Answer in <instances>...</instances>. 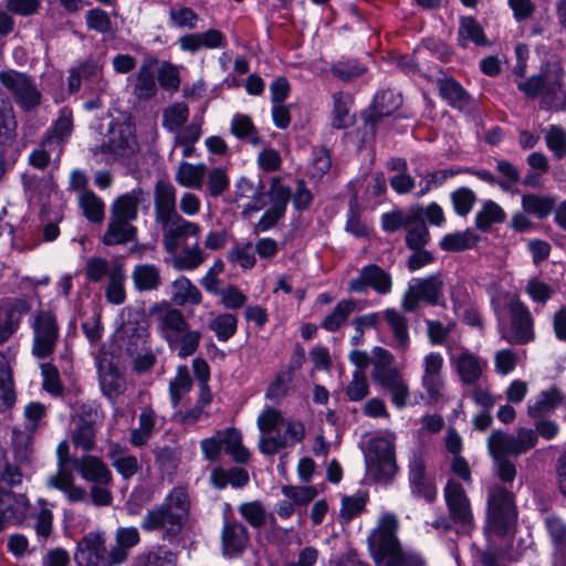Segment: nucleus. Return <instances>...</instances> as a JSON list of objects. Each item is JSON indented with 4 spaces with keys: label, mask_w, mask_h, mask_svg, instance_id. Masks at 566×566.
Masks as SVG:
<instances>
[{
    "label": "nucleus",
    "mask_w": 566,
    "mask_h": 566,
    "mask_svg": "<svg viewBox=\"0 0 566 566\" xmlns=\"http://www.w3.org/2000/svg\"><path fill=\"white\" fill-rule=\"evenodd\" d=\"M154 217L163 231V245L169 254H175L181 241L198 237L201 227L185 219L177 210L176 187L166 179H159L154 187Z\"/></svg>",
    "instance_id": "1"
},
{
    "label": "nucleus",
    "mask_w": 566,
    "mask_h": 566,
    "mask_svg": "<svg viewBox=\"0 0 566 566\" xmlns=\"http://www.w3.org/2000/svg\"><path fill=\"white\" fill-rule=\"evenodd\" d=\"M148 314L161 339L179 358L192 356L199 349L202 333L191 327L181 310L163 301L150 305Z\"/></svg>",
    "instance_id": "2"
},
{
    "label": "nucleus",
    "mask_w": 566,
    "mask_h": 566,
    "mask_svg": "<svg viewBox=\"0 0 566 566\" xmlns=\"http://www.w3.org/2000/svg\"><path fill=\"white\" fill-rule=\"evenodd\" d=\"M191 500L187 489L172 488L160 504L144 515L140 527L145 532H159L161 539L170 544L179 542L190 515Z\"/></svg>",
    "instance_id": "3"
},
{
    "label": "nucleus",
    "mask_w": 566,
    "mask_h": 566,
    "mask_svg": "<svg viewBox=\"0 0 566 566\" xmlns=\"http://www.w3.org/2000/svg\"><path fill=\"white\" fill-rule=\"evenodd\" d=\"M398 520L394 514L380 516L367 538L368 549L377 566H426L422 556L403 548L398 536Z\"/></svg>",
    "instance_id": "4"
},
{
    "label": "nucleus",
    "mask_w": 566,
    "mask_h": 566,
    "mask_svg": "<svg viewBox=\"0 0 566 566\" xmlns=\"http://www.w3.org/2000/svg\"><path fill=\"white\" fill-rule=\"evenodd\" d=\"M146 200L147 192L140 187L122 193L113 200L107 228L102 237L105 245H125L137 241L138 230L133 222L138 218L139 205Z\"/></svg>",
    "instance_id": "5"
},
{
    "label": "nucleus",
    "mask_w": 566,
    "mask_h": 566,
    "mask_svg": "<svg viewBox=\"0 0 566 566\" xmlns=\"http://www.w3.org/2000/svg\"><path fill=\"white\" fill-rule=\"evenodd\" d=\"M258 428L262 436L259 450L265 455H274L283 449L292 448L305 438V426L297 419H285L279 409L265 408L258 417Z\"/></svg>",
    "instance_id": "6"
},
{
    "label": "nucleus",
    "mask_w": 566,
    "mask_h": 566,
    "mask_svg": "<svg viewBox=\"0 0 566 566\" xmlns=\"http://www.w3.org/2000/svg\"><path fill=\"white\" fill-rule=\"evenodd\" d=\"M371 379L386 394L397 409H403L410 398V388L403 374L395 366L394 355L384 347L373 349Z\"/></svg>",
    "instance_id": "7"
},
{
    "label": "nucleus",
    "mask_w": 566,
    "mask_h": 566,
    "mask_svg": "<svg viewBox=\"0 0 566 566\" xmlns=\"http://www.w3.org/2000/svg\"><path fill=\"white\" fill-rule=\"evenodd\" d=\"M291 195L292 189L289 186L283 185L280 177H272L266 192H264L263 186L255 196L249 198L250 202L244 207V212H256L262 210L266 206L264 197H268L270 202V208L264 211L255 226L256 231H268L274 228L279 221L284 218L291 200Z\"/></svg>",
    "instance_id": "8"
},
{
    "label": "nucleus",
    "mask_w": 566,
    "mask_h": 566,
    "mask_svg": "<svg viewBox=\"0 0 566 566\" xmlns=\"http://www.w3.org/2000/svg\"><path fill=\"white\" fill-rule=\"evenodd\" d=\"M443 499L448 516L437 518L433 527L451 531L455 526L462 532H471L475 526L474 515L464 486L459 481L449 479L443 488Z\"/></svg>",
    "instance_id": "9"
},
{
    "label": "nucleus",
    "mask_w": 566,
    "mask_h": 566,
    "mask_svg": "<svg viewBox=\"0 0 566 566\" xmlns=\"http://www.w3.org/2000/svg\"><path fill=\"white\" fill-rule=\"evenodd\" d=\"M31 354L39 360L52 359L61 340V327L52 310H39L29 319Z\"/></svg>",
    "instance_id": "10"
},
{
    "label": "nucleus",
    "mask_w": 566,
    "mask_h": 566,
    "mask_svg": "<svg viewBox=\"0 0 566 566\" xmlns=\"http://www.w3.org/2000/svg\"><path fill=\"white\" fill-rule=\"evenodd\" d=\"M486 518L500 535H505L516 523L515 495L507 486L494 483L488 488Z\"/></svg>",
    "instance_id": "11"
},
{
    "label": "nucleus",
    "mask_w": 566,
    "mask_h": 566,
    "mask_svg": "<svg viewBox=\"0 0 566 566\" xmlns=\"http://www.w3.org/2000/svg\"><path fill=\"white\" fill-rule=\"evenodd\" d=\"M203 458L209 462H217L224 451L233 462L247 464L251 453L242 443V433L237 428L230 427L217 430L213 436L200 441Z\"/></svg>",
    "instance_id": "12"
},
{
    "label": "nucleus",
    "mask_w": 566,
    "mask_h": 566,
    "mask_svg": "<svg viewBox=\"0 0 566 566\" xmlns=\"http://www.w3.org/2000/svg\"><path fill=\"white\" fill-rule=\"evenodd\" d=\"M0 84L12 95L15 104L30 112L41 104L42 93L34 78L13 69L0 71Z\"/></svg>",
    "instance_id": "13"
},
{
    "label": "nucleus",
    "mask_w": 566,
    "mask_h": 566,
    "mask_svg": "<svg viewBox=\"0 0 566 566\" xmlns=\"http://www.w3.org/2000/svg\"><path fill=\"white\" fill-rule=\"evenodd\" d=\"M509 327L502 334V338L511 345H526L535 337V319L528 308L518 297L509 301Z\"/></svg>",
    "instance_id": "14"
},
{
    "label": "nucleus",
    "mask_w": 566,
    "mask_h": 566,
    "mask_svg": "<svg viewBox=\"0 0 566 566\" xmlns=\"http://www.w3.org/2000/svg\"><path fill=\"white\" fill-rule=\"evenodd\" d=\"M537 443V436L532 429L520 428L516 434L494 430L488 438V450L491 457H518Z\"/></svg>",
    "instance_id": "15"
},
{
    "label": "nucleus",
    "mask_w": 566,
    "mask_h": 566,
    "mask_svg": "<svg viewBox=\"0 0 566 566\" xmlns=\"http://www.w3.org/2000/svg\"><path fill=\"white\" fill-rule=\"evenodd\" d=\"M101 411L91 403L77 402L73 416L74 428L71 430L73 446L84 452H90L96 446L97 423L101 421Z\"/></svg>",
    "instance_id": "16"
},
{
    "label": "nucleus",
    "mask_w": 566,
    "mask_h": 566,
    "mask_svg": "<svg viewBox=\"0 0 566 566\" xmlns=\"http://www.w3.org/2000/svg\"><path fill=\"white\" fill-rule=\"evenodd\" d=\"M113 546L107 548L103 533L90 532L78 542L74 559L78 566H118Z\"/></svg>",
    "instance_id": "17"
},
{
    "label": "nucleus",
    "mask_w": 566,
    "mask_h": 566,
    "mask_svg": "<svg viewBox=\"0 0 566 566\" xmlns=\"http://www.w3.org/2000/svg\"><path fill=\"white\" fill-rule=\"evenodd\" d=\"M367 468L373 479L388 483L397 473L394 444L385 438H376L369 442Z\"/></svg>",
    "instance_id": "18"
},
{
    "label": "nucleus",
    "mask_w": 566,
    "mask_h": 566,
    "mask_svg": "<svg viewBox=\"0 0 566 566\" xmlns=\"http://www.w3.org/2000/svg\"><path fill=\"white\" fill-rule=\"evenodd\" d=\"M391 274L375 263L367 264L359 270L356 277L347 283L349 293L365 294L370 289L378 295H387L392 290Z\"/></svg>",
    "instance_id": "19"
},
{
    "label": "nucleus",
    "mask_w": 566,
    "mask_h": 566,
    "mask_svg": "<svg viewBox=\"0 0 566 566\" xmlns=\"http://www.w3.org/2000/svg\"><path fill=\"white\" fill-rule=\"evenodd\" d=\"M443 366V356L438 352H430L422 359L421 386L431 403H437L444 397Z\"/></svg>",
    "instance_id": "20"
},
{
    "label": "nucleus",
    "mask_w": 566,
    "mask_h": 566,
    "mask_svg": "<svg viewBox=\"0 0 566 566\" xmlns=\"http://www.w3.org/2000/svg\"><path fill=\"white\" fill-rule=\"evenodd\" d=\"M29 311V303L22 298L0 302V346L9 342L19 331L22 318Z\"/></svg>",
    "instance_id": "21"
},
{
    "label": "nucleus",
    "mask_w": 566,
    "mask_h": 566,
    "mask_svg": "<svg viewBox=\"0 0 566 566\" xmlns=\"http://www.w3.org/2000/svg\"><path fill=\"white\" fill-rule=\"evenodd\" d=\"M159 60L155 55H146L135 74L133 94L138 101L147 102L158 93L157 66Z\"/></svg>",
    "instance_id": "22"
},
{
    "label": "nucleus",
    "mask_w": 566,
    "mask_h": 566,
    "mask_svg": "<svg viewBox=\"0 0 566 566\" xmlns=\"http://www.w3.org/2000/svg\"><path fill=\"white\" fill-rule=\"evenodd\" d=\"M29 506V500L22 494L0 488V532L11 524H21Z\"/></svg>",
    "instance_id": "23"
},
{
    "label": "nucleus",
    "mask_w": 566,
    "mask_h": 566,
    "mask_svg": "<svg viewBox=\"0 0 566 566\" xmlns=\"http://www.w3.org/2000/svg\"><path fill=\"white\" fill-rule=\"evenodd\" d=\"M450 364L464 385H476L488 366L486 360L467 348L457 356L451 355Z\"/></svg>",
    "instance_id": "24"
},
{
    "label": "nucleus",
    "mask_w": 566,
    "mask_h": 566,
    "mask_svg": "<svg viewBox=\"0 0 566 566\" xmlns=\"http://www.w3.org/2000/svg\"><path fill=\"white\" fill-rule=\"evenodd\" d=\"M222 553L229 558L239 557L250 543L245 525L235 518H226L221 532Z\"/></svg>",
    "instance_id": "25"
},
{
    "label": "nucleus",
    "mask_w": 566,
    "mask_h": 566,
    "mask_svg": "<svg viewBox=\"0 0 566 566\" xmlns=\"http://www.w3.org/2000/svg\"><path fill=\"white\" fill-rule=\"evenodd\" d=\"M400 105L401 97L394 91L385 90L377 93L370 109L363 114L365 128L375 134L378 122L382 117L391 115Z\"/></svg>",
    "instance_id": "26"
},
{
    "label": "nucleus",
    "mask_w": 566,
    "mask_h": 566,
    "mask_svg": "<svg viewBox=\"0 0 566 566\" xmlns=\"http://www.w3.org/2000/svg\"><path fill=\"white\" fill-rule=\"evenodd\" d=\"M75 470L87 482L102 485L113 484V474L107 464L96 455H83L73 460Z\"/></svg>",
    "instance_id": "27"
},
{
    "label": "nucleus",
    "mask_w": 566,
    "mask_h": 566,
    "mask_svg": "<svg viewBox=\"0 0 566 566\" xmlns=\"http://www.w3.org/2000/svg\"><path fill=\"white\" fill-rule=\"evenodd\" d=\"M545 80V109H558L560 107L559 93H563L565 85L566 72L562 62L556 61L547 64L546 69L541 72Z\"/></svg>",
    "instance_id": "28"
},
{
    "label": "nucleus",
    "mask_w": 566,
    "mask_h": 566,
    "mask_svg": "<svg viewBox=\"0 0 566 566\" xmlns=\"http://www.w3.org/2000/svg\"><path fill=\"white\" fill-rule=\"evenodd\" d=\"M409 483L415 496L432 502L437 496V488L426 475V464L421 457L416 455L409 463Z\"/></svg>",
    "instance_id": "29"
},
{
    "label": "nucleus",
    "mask_w": 566,
    "mask_h": 566,
    "mask_svg": "<svg viewBox=\"0 0 566 566\" xmlns=\"http://www.w3.org/2000/svg\"><path fill=\"white\" fill-rule=\"evenodd\" d=\"M73 113L69 107L59 111L57 118L45 132L43 139L46 146H55L59 153L64 151V146L73 133Z\"/></svg>",
    "instance_id": "30"
},
{
    "label": "nucleus",
    "mask_w": 566,
    "mask_h": 566,
    "mask_svg": "<svg viewBox=\"0 0 566 566\" xmlns=\"http://www.w3.org/2000/svg\"><path fill=\"white\" fill-rule=\"evenodd\" d=\"M178 43L182 51L198 52L200 50H213L223 48L227 43L226 35L218 29H209L206 32L188 33L179 38Z\"/></svg>",
    "instance_id": "31"
},
{
    "label": "nucleus",
    "mask_w": 566,
    "mask_h": 566,
    "mask_svg": "<svg viewBox=\"0 0 566 566\" xmlns=\"http://www.w3.org/2000/svg\"><path fill=\"white\" fill-rule=\"evenodd\" d=\"M410 284L417 291L418 296L422 297V302L432 306L442 304L446 283L441 272L413 279Z\"/></svg>",
    "instance_id": "32"
},
{
    "label": "nucleus",
    "mask_w": 566,
    "mask_h": 566,
    "mask_svg": "<svg viewBox=\"0 0 566 566\" xmlns=\"http://www.w3.org/2000/svg\"><path fill=\"white\" fill-rule=\"evenodd\" d=\"M123 347L130 356L146 349L149 342V331L145 323L127 321L119 332Z\"/></svg>",
    "instance_id": "33"
},
{
    "label": "nucleus",
    "mask_w": 566,
    "mask_h": 566,
    "mask_svg": "<svg viewBox=\"0 0 566 566\" xmlns=\"http://www.w3.org/2000/svg\"><path fill=\"white\" fill-rule=\"evenodd\" d=\"M564 399L563 392L557 387H551L541 391L535 399L527 402V415L533 419L545 418L551 415Z\"/></svg>",
    "instance_id": "34"
},
{
    "label": "nucleus",
    "mask_w": 566,
    "mask_h": 566,
    "mask_svg": "<svg viewBox=\"0 0 566 566\" xmlns=\"http://www.w3.org/2000/svg\"><path fill=\"white\" fill-rule=\"evenodd\" d=\"M437 86L440 96L449 106L462 111L470 105V94L455 78L451 76L438 78Z\"/></svg>",
    "instance_id": "35"
},
{
    "label": "nucleus",
    "mask_w": 566,
    "mask_h": 566,
    "mask_svg": "<svg viewBox=\"0 0 566 566\" xmlns=\"http://www.w3.org/2000/svg\"><path fill=\"white\" fill-rule=\"evenodd\" d=\"M249 481V472L240 467H231L230 469L216 467L210 473V482L218 490H223L228 485L234 489H241L245 486Z\"/></svg>",
    "instance_id": "36"
},
{
    "label": "nucleus",
    "mask_w": 566,
    "mask_h": 566,
    "mask_svg": "<svg viewBox=\"0 0 566 566\" xmlns=\"http://www.w3.org/2000/svg\"><path fill=\"white\" fill-rule=\"evenodd\" d=\"M207 165L181 161L175 174V181L185 188L201 191L205 186Z\"/></svg>",
    "instance_id": "37"
},
{
    "label": "nucleus",
    "mask_w": 566,
    "mask_h": 566,
    "mask_svg": "<svg viewBox=\"0 0 566 566\" xmlns=\"http://www.w3.org/2000/svg\"><path fill=\"white\" fill-rule=\"evenodd\" d=\"M132 281L135 290L140 293L157 291L161 285L160 270L150 263L137 264L132 271Z\"/></svg>",
    "instance_id": "38"
},
{
    "label": "nucleus",
    "mask_w": 566,
    "mask_h": 566,
    "mask_svg": "<svg viewBox=\"0 0 566 566\" xmlns=\"http://www.w3.org/2000/svg\"><path fill=\"white\" fill-rule=\"evenodd\" d=\"M382 317L390 328L396 340L395 347L402 353L409 349L410 337L408 329V319L395 308H387L382 312Z\"/></svg>",
    "instance_id": "39"
},
{
    "label": "nucleus",
    "mask_w": 566,
    "mask_h": 566,
    "mask_svg": "<svg viewBox=\"0 0 566 566\" xmlns=\"http://www.w3.org/2000/svg\"><path fill=\"white\" fill-rule=\"evenodd\" d=\"M358 302L354 298L340 300L334 310L321 322V327L329 333H335L343 328L349 316L357 310Z\"/></svg>",
    "instance_id": "40"
},
{
    "label": "nucleus",
    "mask_w": 566,
    "mask_h": 566,
    "mask_svg": "<svg viewBox=\"0 0 566 566\" xmlns=\"http://www.w3.org/2000/svg\"><path fill=\"white\" fill-rule=\"evenodd\" d=\"M157 413L150 406L142 408L138 416V428L130 432L129 442L134 447H143L151 438L156 430Z\"/></svg>",
    "instance_id": "41"
},
{
    "label": "nucleus",
    "mask_w": 566,
    "mask_h": 566,
    "mask_svg": "<svg viewBox=\"0 0 566 566\" xmlns=\"http://www.w3.org/2000/svg\"><path fill=\"white\" fill-rule=\"evenodd\" d=\"M332 126L335 129H345L354 124L350 115L353 97L349 93L339 91L333 94Z\"/></svg>",
    "instance_id": "42"
},
{
    "label": "nucleus",
    "mask_w": 566,
    "mask_h": 566,
    "mask_svg": "<svg viewBox=\"0 0 566 566\" xmlns=\"http://www.w3.org/2000/svg\"><path fill=\"white\" fill-rule=\"evenodd\" d=\"M99 386L103 395L112 402H116L126 389V379L115 366L108 365L101 373Z\"/></svg>",
    "instance_id": "43"
},
{
    "label": "nucleus",
    "mask_w": 566,
    "mask_h": 566,
    "mask_svg": "<svg viewBox=\"0 0 566 566\" xmlns=\"http://www.w3.org/2000/svg\"><path fill=\"white\" fill-rule=\"evenodd\" d=\"M126 273L122 263L112 264V271L105 287V297L108 303L120 305L126 300L125 291Z\"/></svg>",
    "instance_id": "44"
},
{
    "label": "nucleus",
    "mask_w": 566,
    "mask_h": 566,
    "mask_svg": "<svg viewBox=\"0 0 566 566\" xmlns=\"http://www.w3.org/2000/svg\"><path fill=\"white\" fill-rule=\"evenodd\" d=\"M171 301L178 306L199 305L202 302L200 290L186 276L172 282Z\"/></svg>",
    "instance_id": "45"
},
{
    "label": "nucleus",
    "mask_w": 566,
    "mask_h": 566,
    "mask_svg": "<svg viewBox=\"0 0 566 566\" xmlns=\"http://www.w3.org/2000/svg\"><path fill=\"white\" fill-rule=\"evenodd\" d=\"M458 41L462 48L468 46V41L478 46H485L489 40L482 25L473 17H462L458 30Z\"/></svg>",
    "instance_id": "46"
},
{
    "label": "nucleus",
    "mask_w": 566,
    "mask_h": 566,
    "mask_svg": "<svg viewBox=\"0 0 566 566\" xmlns=\"http://www.w3.org/2000/svg\"><path fill=\"white\" fill-rule=\"evenodd\" d=\"M480 237L472 229L446 234L439 242L441 250L447 252H460L472 249L479 242Z\"/></svg>",
    "instance_id": "47"
},
{
    "label": "nucleus",
    "mask_w": 566,
    "mask_h": 566,
    "mask_svg": "<svg viewBox=\"0 0 566 566\" xmlns=\"http://www.w3.org/2000/svg\"><path fill=\"white\" fill-rule=\"evenodd\" d=\"M115 545H113V555L118 559L119 564H124L129 551L140 542V535L136 527H120L116 531Z\"/></svg>",
    "instance_id": "48"
},
{
    "label": "nucleus",
    "mask_w": 566,
    "mask_h": 566,
    "mask_svg": "<svg viewBox=\"0 0 566 566\" xmlns=\"http://www.w3.org/2000/svg\"><path fill=\"white\" fill-rule=\"evenodd\" d=\"M293 379V367H285L277 371L266 389L265 397L275 403L282 402L292 390Z\"/></svg>",
    "instance_id": "49"
},
{
    "label": "nucleus",
    "mask_w": 566,
    "mask_h": 566,
    "mask_svg": "<svg viewBox=\"0 0 566 566\" xmlns=\"http://www.w3.org/2000/svg\"><path fill=\"white\" fill-rule=\"evenodd\" d=\"M193 380L186 365L176 368V375L169 382V397L172 407H178L184 396L192 389Z\"/></svg>",
    "instance_id": "50"
},
{
    "label": "nucleus",
    "mask_w": 566,
    "mask_h": 566,
    "mask_svg": "<svg viewBox=\"0 0 566 566\" xmlns=\"http://www.w3.org/2000/svg\"><path fill=\"white\" fill-rule=\"evenodd\" d=\"M231 133L241 140H245L253 146L262 144V137L253 124L250 116L235 114L231 120Z\"/></svg>",
    "instance_id": "51"
},
{
    "label": "nucleus",
    "mask_w": 566,
    "mask_h": 566,
    "mask_svg": "<svg viewBox=\"0 0 566 566\" xmlns=\"http://www.w3.org/2000/svg\"><path fill=\"white\" fill-rule=\"evenodd\" d=\"M78 207L92 223H101L105 218V203L94 191L80 193Z\"/></svg>",
    "instance_id": "52"
},
{
    "label": "nucleus",
    "mask_w": 566,
    "mask_h": 566,
    "mask_svg": "<svg viewBox=\"0 0 566 566\" xmlns=\"http://www.w3.org/2000/svg\"><path fill=\"white\" fill-rule=\"evenodd\" d=\"M190 109L184 102L174 103L163 111V127L174 133L179 130L189 119Z\"/></svg>",
    "instance_id": "53"
},
{
    "label": "nucleus",
    "mask_w": 566,
    "mask_h": 566,
    "mask_svg": "<svg viewBox=\"0 0 566 566\" xmlns=\"http://www.w3.org/2000/svg\"><path fill=\"white\" fill-rule=\"evenodd\" d=\"M523 210L535 216L537 219H545L555 207V199L551 196L527 193L522 197Z\"/></svg>",
    "instance_id": "54"
},
{
    "label": "nucleus",
    "mask_w": 566,
    "mask_h": 566,
    "mask_svg": "<svg viewBox=\"0 0 566 566\" xmlns=\"http://www.w3.org/2000/svg\"><path fill=\"white\" fill-rule=\"evenodd\" d=\"M15 401L11 370L7 357L0 352V411L3 412Z\"/></svg>",
    "instance_id": "55"
},
{
    "label": "nucleus",
    "mask_w": 566,
    "mask_h": 566,
    "mask_svg": "<svg viewBox=\"0 0 566 566\" xmlns=\"http://www.w3.org/2000/svg\"><path fill=\"white\" fill-rule=\"evenodd\" d=\"M177 565V554L165 548L164 546H158L154 551H149L147 553L139 554L135 560L133 566H176Z\"/></svg>",
    "instance_id": "56"
},
{
    "label": "nucleus",
    "mask_w": 566,
    "mask_h": 566,
    "mask_svg": "<svg viewBox=\"0 0 566 566\" xmlns=\"http://www.w3.org/2000/svg\"><path fill=\"white\" fill-rule=\"evenodd\" d=\"M406 247L410 250L424 248L430 241V232L424 221L416 216L406 228Z\"/></svg>",
    "instance_id": "57"
},
{
    "label": "nucleus",
    "mask_w": 566,
    "mask_h": 566,
    "mask_svg": "<svg viewBox=\"0 0 566 566\" xmlns=\"http://www.w3.org/2000/svg\"><path fill=\"white\" fill-rule=\"evenodd\" d=\"M504 210L494 201L488 200L475 216V226L481 231L489 230L494 223L504 221Z\"/></svg>",
    "instance_id": "58"
},
{
    "label": "nucleus",
    "mask_w": 566,
    "mask_h": 566,
    "mask_svg": "<svg viewBox=\"0 0 566 566\" xmlns=\"http://www.w3.org/2000/svg\"><path fill=\"white\" fill-rule=\"evenodd\" d=\"M368 495L365 492H357L354 495L344 496L339 510V518L343 523H349L360 515L366 507Z\"/></svg>",
    "instance_id": "59"
},
{
    "label": "nucleus",
    "mask_w": 566,
    "mask_h": 566,
    "mask_svg": "<svg viewBox=\"0 0 566 566\" xmlns=\"http://www.w3.org/2000/svg\"><path fill=\"white\" fill-rule=\"evenodd\" d=\"M209 328L216 334L219 342H227L237 333L238 318L230 313L219 314L210 321Z\"/></svg>",
    "instance_id": "60"
},
{
    "label": "nucleus",
    "mask_w": 566,
    "mask_h": 566,
    "mask_svg": "<svg viewBox=\"0 0 566 566\" xmlns=\"http://www.w3.org/2000/svg\"><path fill=\"white\" fill-rule=\"evenodd\" d=\"M227 260L243 270L252 269L256 263L253 244L251 242L234 244L227 252Z\"/></svg>",
    "instance_id": "61"
},
{
    "label": "nucleus",
    "mask_w": 566,
    "mask_h": 566,
    "mask_svg": "<svg viewBox=\"0 0 566 566\" xmlns=\"http://www.w3.org/2000/svg\"><path fill=\"white\" fill-rule=\"evenodd\" d=\"M238 511L242 518L253 528H261L268 521V513L261 501L241 503Z\"/></svg>",
    "instance_id": "62"
},
{
    "label": "nucleus",
    "mask_w": 566,
    "mask_h": 566,
    "mask_svg": "<svg viewBox=\"0 0 566 566\" xmlns=\"http://www.w3.org/2000/svg\"><path fill=\"white\" fill-rule=\"evenodd\" d=\"M331 150L324 146L315 147L312 151V160L308 167L311 179L321 180L331 169Z\"/></svg>",
    "instance_id": "63"
},
{
    "label": "nucleus",
    "mask_w": 566,
    "mask_h": 566,
    "mask_svg": "<svg viewBox=\"0 0 566 566\" xmlns=\"http://www.w3.org/2000/svg\"><path fill=\"white\" fill-rule=\"evenodd\" d=\"M547 148L555 158L562 159L566 156V129L558 125H551L545 130Z\"/></svg>",
    "instance_id": "64"
}]
</instances>
